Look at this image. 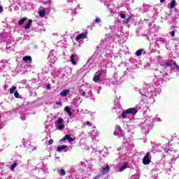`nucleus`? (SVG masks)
<instances>
[{"label":"nucleus","instance_id":"obj_1","mask_svg":"<svg viewBox=\"0 0 179 179\" xmlns=\"http://www.w3.org/2000/svg\"><path fill=\"white\" fill-rule=\"evenodd\" d=\"M149 156H150V152H147L143 158V164H144V166H148V164H150V159H149Z\"/></svg>","mask_w":179,"mask_h":179},{"label":"nucleus","instance_id":"obj_2","mask_svg":"<svg viewBox=\"0 0 179 179\" xmlns=\"http://www.w3.org/2000/svg\"><path fill=\"white\" fill-rule=\"evenodd\" d=\"M101 73H103V71L101 70H99L96 72V75L94 76L92 80L95 82V83H97L101 79Z\"/></svg>","mask_w":179,"mask_h":179},{"label":"nucleus","instance_id":"obj_3","mask_svg":"<svg viewBox=\"0 0 179 179\" xmlns=\"http://www.w3.org/2000/svg\"><path fill=\"white\" fill-rule=\"evenodd\" d=\"M86 37H87V32H83L76 37V41H79V40H81L82 38L85 39Z\"/></svg>","mask_w":179,"mask_h":179},{"label":"nucleus","instance_id":"obj_4","mask_svg":"<svg viewBox=\"0 0 179 179\" xmlns=\"http://www.w3.org/2000/svg\"><path fill=\"white\" fill-rule=\"evenodd\" d=\"M68 141L69 142L75 141V138L71 137V134H66L63 138L60 140V142H64L65 141Z\"/></svg>","mask_w":179,"mask_h":179},{"label":"nucleus","instance_id":"obj_5","mask_svg":"<svg viewBox=\"0 0 179 179\" xmlns=\"http://www.w3.org/2000/svg\"><path fill=\"white\" fill-rule=\"evenodd\" d=\"M109 172H110V166L108 164H106V166L103 168L102 170L101 171V174H103V176H106V174H108Z\"/></svg>","mask_w":179,"mask_h":179},{"label":"nucleus","instance_id":"obj_6","mask_svg":"<svg viewBox=\"0 0 179 179\" xmlns=\"http://www.w3.org/2000/svg\"><path fill=\"white\" fill-rule=\"evenodd\" d=\"M128 114H131V115H135L138 113V110L135 108H130L126 110Z\"/></svg>","mask_w":179,"mask_h":179},{"label":"nucleus","instance_id":"obj_7","mask_svg":"<svg viewBox=\"0 0 179 179\" xmlns=\"http://www.w3.org/2000/svg\"><path fill=\"white\" fill-rule=\"evenodd\" d=\"M69 93H71V91L69 90H64L62 92H60V96H62V97H66V96H68Z\"/></svg>","mask_w":179,"mask_h":179},{"label":"nucleus","instance_id":"obj_8","mask_svg":"<svg viewBox=\"0 0 179 179\" xmlns=\"http://www.w3.org/2000/svg\"><path fill=\"white\" fill-rule=\"evenodd\" d=\"M33 23V20L30 19L28 20V22L25 24L24 29H27L31 26V24Z\"/></svg>","mask_w":179,"mask_h":179},{"label":"nucleus","instance_id":"obj_9","mask_svg":"<svg viewBox=\"0 0 179 179\" xmlns=\"http://www.w3.org/2000/svg\"><path fill=\"white\" fill-rule=\"evenodd\" d=\"M23 61H24V62H31L32 59L30 56H25L23 57Z\"/></svg>","mask_w":179,"mask_h":179},{"label":"nucleus","instance_id":"obj_10","mask_svg":"<svg viewBox=\"0 0 179 179\" xmlns=\"http://www.w3.org/2000/svg\"><path fill=\"white\" fill-rule=\"evenodd\" d=\"M64 111L67 113L69 115H72V111L71 110V108L69 106H66L64 108Z\"/></svg>","mask_w":179,"mask_h":179},{"label":"nucleus","instance_id":"obj_11","mask_svg":"<svg viewBox=\"0 0 179 179\" xmlns=\"http://www.w3.org/2000/svg\"><path fill=\"white\" fill-rule=\"evenodd\" d=\"M26 20H27V17L22 18L21 20H19L18 24L20 26H22V24H23V23H24V22H26Z\"/></svg>","mask_w":179,"mask_h":179},{"label":"nucleus","instance_id":"obj_12","mask_svg":"<svg viewBox=\"0 0 179 179\" xmlns=\"http://www.w3.org/2000/svg\"><path fill=\"white\" fill-rule=\"evenodd\" d=\"M39 16L41 17H44L45 16V10H39Z\"/></svg>","mask_w":179,"mask_h":179},{"label":"nucleus","instance_id":"obj_13","mask_svg":"<svg viewBox=\"0 0 179 179\" xmlns=\"http://www.w3.org/2000/svg\"><path fill=\"white\" fill-rule=\"evenodd\" d=\"M142 52H143V49H139L136 52V55L137 57H141V55H142Z\"/></svg>","mask_w":179,"mask_h":179},{"label":"nucleus","instance_id":"obj_14","mask_svg":"<svg viewBox=\"0 0 179 179\" xmlns=\"http://www.w3.org/2000/svg\"><path fill=\"white\" fill-rule=\"evenodd\" d=\"M64 149H66V145H63L62 146L57 147L58 152H61L62 150H64Z\"/></svg>","mask_w":179,"mask_h":179},{"label":"nucleus","instance_id":"obj_15","mask_svg":"<svg viewBox=\"0 0 179 179\" xmlns=\"http://www.w3.org/2000/svg\"><path fill=\"white\" fill-rule=\"evenodd\" d=\"M71 63L73 64V65H76V60H75V55H72L71 56Z\"/></svg>","mask_w":179,"mask_h":179},{"label":"nucleus","instance_id":"obj_16","mask_svg":"<svg viewBox=\"0 0 179 179\" xmlns=\"http://www.w3.org/2000/svg\"><path fill=\"white\" fill-rule=\"evenodd\" d=\"M126 169H128V166H127V162H124V164L120 167V171H124Z\"/></svg>","mask_w":179,"mask_h":179},{"label":"nucleus","instance_id":"obj_17","mask_svg":"<svg viewBox=\"0 0 179 179\" xmlns=\"http://www.w3.org/2000/svg\"><path fill=\"white\" fill-rule=\"evenodd\" d=\"M175 7H176V0H173L171 2L170 9H174Z\"/></svg>","mask_w":179,"mask_h":179},{"label":"nucleus","instance_id":"obj_18","mask_svg":"<svg viewBox=\"0 0 179 179\" xmlns=\"http://www.w3.org/2000/svg\"><path fill=\"white\" fill-rule=\"evenodd\" d=\"M16 90V87L13 86L10 89V94H13Z\"/></svg>","mask_w":179,"mask_h":179},{"label":"nucleus","instance_id":"obj_19","mask_svg":"<svg viewBox=\"0 0 179 179\" xmlns=\"http://www.w3.org/2000/svg\"><path fill=\"white\" fill-rule=\"evenodd\" d=\"M127 114H128V113H127V110L123 111V112L122 113V118H124V119L127 118Z\"/></svg>","mask_w":179,"mask_h":179},{"label":"nucleus","instance_id":"obj_20","mask_svg":"<svg viewBox=\"0 0 179 179\" xmlns=\"http://www.w3.org/2000/svg\"><path fill=\"white\" fill-rule=\"evenodd\" d=\"M129 20H131V16H129L126 20H124V23H125V24H128Z\"/></svg>","mask_w":179,"mask_h":179},{"label":"nucleus","instance_id":"obj_21","mask_svg":"<svg viewBox=\"0 0 179 179\" xmlns=\"http://www.w3.org/2000/svg\"><path fill=\"white\" fill-rule=\"evenodd\" d=\"M16 166H17V164L15 162L13 164V166L10 167V170L11 171H13V170H15V169H16Z\"/></svg>","mask_w":179,"mask_h":179},{"label":"nucleus","instance_id":"obj_22","mask_svg":"<svg viewBox=\"0 0 179 179\" xmlns=\"http://www.w3.org/2000/svg\"><path fill=\"white\" fill-rule=\"evenodd\" d=\"M59 174H60V176H65V174H66L65 170L61 169V170L59 171Z\"/></svg>","mask_w":179,"mask_h":179},{"label":"nucleus","instance_id":"obj_23","mask_svg":"<svg viewBox=\"0 0 179 179\" xmlns=\"http://www.w3.org/2000/svg\"><path fill=\"white\" fill-rule=\"evenodd\" d=\"M173 65H174L175 66V67L176 68V69L178 71V72H179V66H178V64L176 62H173Z\"/></svg>","mask_w":179,"mask_h":179},{"label":"nucleus","instance_id":"obj_24","mask_svg":"<svg viewBox=\"0 0 179 179\" xmlns=\"http://www.w3.org/2000/svg\"><path fill=\"white\" fill-rule=\"evenodd\" d=\"M80 94L83 97H85L86 96V92L83 90H80Z\"/></svg>","mask_w":179,"mask_h":179},{"label":"nucleus","instance_id":"obj_25","mask_svg":"<svg viewBox=\"0 0 179 179\" xmlns=\"http://www.w3.org/2000/svg\"><path fill=\"white\" fill-rule=\"evenodd\" d=\"M14 96L16 97V99H19V92L17 91H15Z\"/></svg>","mask_w":179,"mask_h":179},{"label":"nucleus","instance_id":"obj_26","mask_svg":"<svg viewBox=\"0 0 179 179\" xmlns=\"http://www.w3.org/2000/svg\"><path fill=\"white\" fill-rule=\"evenodd\" d=\"M62 122H64V119L62 118H59L58 120H57V124L59 125L61 124H62Z\"/></svg>","mask_w":179,"mask_h":179},{"label":"nucleus","instance_id":"obj_27","mask_svg":"<svg viewBox=\"0 0 179 179\" xmlns=\"http://www.w3.org/2000/svg\"><path fill=\"white\" fill-rule=\"evenodd\" d=\"M58 128L59 129H64V128H65V125L60 124L58 125Z\"/></svg>","mask_w":179,"mask_h":179},{"label":"nucleus","instance_id":"obj_28","mask_svg":"<svg viewBox=\"0 0 179 179\" xmlns=\"http://www.w3.org/2000/svg\"><path fill=\"white\" fill-rule=\"evenodd\" d=\"M172 64L173 63L171 62H166L165 65H166V66H171Z\"/></svg>","mask_w":179,"mask_h":179},{"label":"nucleus","instance_id":"obj_29","mask_svg":"<svg viewBox=\"0 0 179 179\" xmlns=\"http://www.w3.org/2000/svg\"><path fill=\"white\" fill-rule=\"evenodd\" d=\"M117 129L120 132H122V129L121 128V126L120 125H117Z\"/></svg>","mask_w":179,"mask_h":179},{"label":"nucleus","instance_id":"obj_30","mask_svg":"<svg viewBox=\"0 0 179 179\" xmlns=\"http://www.w3.org/2000/svg\"><path fill=\"white\" fill-rule=\"evenodd\" d=\"M171 37H174L176 36V32H174V31H172L171 33H170Z\"/></svg>","mask_w":179,"mask_h":179},{"label":"nucleus","instance_id":"obj_31","mask_svg":"<svg viewBox=\"0 0 179 179\" xmlns=\"http://www.w3.org/2000/svg\"><path fill=\"white\" fill-rule=\"evenodd\" d=\"M52 143H54V140L52 139L49 140L48 145H52Z\"/></svg>","mask_w":179,"mask_h":179},{"label":"nucleus","instance_id":"obj_32","mask_svg":"<svg viewBox=\"0 0 179 179\" xmlns=\"http://www.w3.org/2000/svg\"><path fill=\"white\" fill-rule=\"evenodd\" d=\"M95 22H96V23H100V22H101V20L100 18H96L95 20Z\"/></svg>","mask_w":179,"mask_h":179},{"label":"nucleus","instance_id":"obj_33","mask_svg":"<svg viewBox=\"0 0 179 179\" xmlns=\"http://www.w3.org/2000/svg\"><path fill=\"white\" fill-rule=\"evenodd\" d=\"M120 17H121L122 19H125V14L121 13V14H120Z\"/></svg>","mask_w":179,"mask_h":179},{"label":"nucleus","instance_id":"obj_34","mask_svg":"<svg viewBox=\"0 0 179 179\" xmlns=\"http://www.w3.org/2000/svg\"><path fill=\"white\" fill-rule=\"evenodd\" d=\"M3 12V7L0 6V13H2Z\"/></svg>","mask_w":179,"mask_h":179},{"label":"nucleus","instance_id":"obj_35","mask_svg":"<svg viewBox=\"0 0 179 179\" xmlns=\"http://www.w3.org/2000/svg\"><path fill=\"white\" fill-rule=\"evenodd\" d=\"M57 106H62V102H56Z\"/></svg>","mask_w":179,"mask_h":179},{"label":"nucleus","instance_id":"obj_36","mask_svg":"<svg viewBox=\"0 0 179 179\" xmlns=\"http://www.w3.org/2000/svg\"><path fill=\"white\" fill-rule=\"evenodd\" d=\"M87 125H88V127H92V123L90 122H87Z\"/></svg>","mask_w":179,"mask_h":179},{"label":"nucleus","instance_id":"obj_37","mask_svg":"<svg viewBox=\"0 0 179 179\" xmlns=\"http://www.w3.org/2000/svg\"><path fill=\"white\" fill-rule=\"evenodd\" d=\"M46 88L50 90V89H51V85H47Z\"/></svg>","mask_w":179,"mask_h":179},{"label":"nucleus","instance_id":"obj_38","mask_svg":"<svg viewBox=\"0 0 179 179\" xmlns=\"http://www.w3.org/2000/svg\"><path fill=\"white\" fill-rule=\"evenodd\" d=\"M98 178H100V175H97L96 176L94 179H98Z\"/></svg>","mask_w":179,"mask_h":179},{"label":"nucleus","instance_id":"obj_39","mask_svg":"<svg viewBox=\"0 0 179 179\" xmlns=\"http://www.w3.org/2000/svg\"><path fill=\"white\" fill-rule=\"evenodd\" d=\"M114 135H115L117 136H118V133H117V131H115Z\"/></svg>","mask_w":179,"mask_h":179},{"label":"nucleus","instance_id":"obj_40","mask_svg":"<svg viewBox=\"0 0 179 179\" xmlns=\"http://www.w3.org/2000/svg\"><path fill=\"white\" fill-rule=\"evenodd\" d=\"M161 3H163L164 2V0H160Z\"/></svg>","mask_w":179,"mask_h":179},{"label":"nucleus","instance_id":"obj_41","mask_svg":"<svg viewBox=\"0 0 179 179\" xmlns=\"http://www.w3.org/2000/svg\"><path fill=\"white\" fill-rule=\"evenodd\" d=\"M162 66H164V64H162Z\"/></svg>","mask_w":179,"mask_h":179},{"label":"nucleus","instance_id":"obj_42","mask_svg":"<svg viewBox=\"0 0 179 179\" xmlns=\"http://www.w3.org/2000/svg\"><path fill=\"white\" fill-rule=\"evenodd\" d=\"M0 120H1V115H0Z\"/></svg>","mask_w":179,"mask_h":179}]
</instances>
